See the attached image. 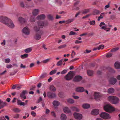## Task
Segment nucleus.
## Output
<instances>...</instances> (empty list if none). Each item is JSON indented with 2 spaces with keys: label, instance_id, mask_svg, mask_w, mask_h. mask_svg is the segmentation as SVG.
<instances>
[{
  "label": "nucleus",
  "instance_id": "obj_1",
  "mask_svg": "<svg viewBox=\"0 0 120 120\" xmlns=\"http://www.w3.org/2000/svg\"><path fill=\"white\" fill-rule=\"evenodd\" d=\"M108 99L109 101L114 104L118 103L119 101V99L115 96H110L108 97Z\"/></svg>",
  "mask_w": 120,
  "mask_h": 120
},
{
  "label": "nucleus",
  "instance_id": "obj_2",
  "mask_svg": "<svg viewBox=\"0 0 120 120\" xmlns=\"http://www.w3.org/2000/svg\"><path fill=\"white\" fill-rule=\"evenodd\" d=\"M104 108L105 111L109 112H111L115 110L112 106L109 104L105 105L104 106Z\"/></svg>",
  "mask_w": 120,
  "mask_h": 120
},
{
  "label": "nucleus",
  "instance_id": "obj_3",
  "mask_svg": "<svg viewBox=\"0 0 120 120\" xmlns=\"http://www.w3.org/2000/svg\"><path fill=\"white\" fill-rule=\"evenodd\" d=\"M100 116L101 118L105 120L109 119L111 118L109 114L105 112H102L100 114Z\"/></svg>",
  "mask_w": 120,
  "mask_h": 120
},
{
  "label": "nucleus",
  "instance_id": "obj_4",
  "mask_svg": "<svg viewBox=\"0 0 120 120\" xmlns=\"http://www.w3.org/2000/svg\"><path fill=\"white\" fill-rule=\"evenodd\" d=\"M72 71H69L65 76V79L69 81L71 80L74 76V75L71 73Z\"/></svg>",
  "mask_w": 120,
  "mask_h": 120
},
{
  "label": "nucleus",
  "instance_id": "obj_5",
  "mask_svg": "<svg viewBox=\"0 0 120 120\" xmlns=\"http://www.w3.org/2000/svg\"><path fill=\"white\" fill-rule=\"evenodd\" d=\"M9 19H8V18L4 16H0V21L1 22L4 24H6V22H7Z\"/></svg>",
  "mask_w": 120,
  "mask_h": 120
},
{
  "label": "nucleus",
  "instance_id": "obj_6",
  "mask_svg": "<svg viewBox=\"0 0 120 120\" xmlns=\"http://www.w3.org/2000/svg\"><path fill=\"white\" fill-rule=\"evenodd\" d=\"M82 79V76L79 75H78L75 77L73 79V81L75 82H79L81 81Z\"/></svg>",
  "mask_w": 120,
  "mask_h": 120
},
{
  "label": "nucleus",
  "instance_id": "obj_7",
  "mask_svg": "<svg viewBox=\"0 0 120 120\" xmlns=\"http://www.w3.org/2000/svg\"><path fill=\"white\" fill-rule=\"evenodd\" d=\"M6 23L7 24H5L11 28H14L15 26V25L13 22L10 19L8 20L7 22H6Z\"/></svg>",
  "mask_w": 120,
  "mask_h": 120
},
{
  "label": "nucleus",
  "instance_id": "obj_8",
  "mask_svg": "<svg viewBox=\"0 0 120 120\" xmlns=\"http://www.w3.org/2000/svg\"><path fill=\"white\" fill-rule=\"evenodd\" d=\"M47 95L49 98H52L56 97L55 93L49 92L47 93Z\"/></svg>",
  "mask_w": 120,
  "mask_h": 120
},
{
  "label": "nucleus",
  "instance_id": "obj_9",
  "mask_svg": "<svg viewBox=\"0 0 120 120\" xmlns=\"http://www.w3.org/2000/svg\"><path fill=\"white\" fill-rule=\"evenodd\" d=\"M74 117L75 119L78 120H81L82 118V115L81 114L77 112H75L74 114Z\"/></svg>",
  "mask_w": 120,
  "mask_h": 120
},
{
  "label": "nucleus",
  "instance_id": "obj_10",
  "mask_svg": "<svg viewBox=\"0 0 120 120\" xmlns=\"http://www.w3.org/2000/svg\"><path fill=\"white\" fill-rule=\"evenodd\" d=\"M22 32L25 34L28 35L30 34V30L27 27L24 28L22 30Z\"/></svg>",
  "mask_w": 120,
  "mask_h": 120
},
{
  "label": "nucleus",
  "instance_id": "obj_11",
  "mask_svg": "<svg viewBox=\"0 0 120 120\" xmlns=\"http://www.w3.org/2000/svg\"><path fill=\"white\" fill-rule=\"evenodd\" d=\"M94 99L97 101L99 100L101 97L99 93L96 92L94 93Z\"/></svg>",
  "mask_w": 120,
  "mask_h": 120
},
{
  "label": "nucleus",
  "instance_id": "obj_12",
  "mask_svg": "<svg viewBox=\"0 0 120 120\" xmlns=\"http://www.w3.org/2000/svg\"><path fill=\"white\" fill-rule=\"evenodd\" d=\"M28 93V92L26 90H23L22 92L21 93L20 95V97L21 98H23L24 99H26V98L25 96L26 94Z\"/></svg>",
  "mask_w": 120,
  "mask_h": 120
},
{
  "label": "nucleus",
  "instance_id": "obj_13",
  "mask_svg": "<svg viewBox=\"0 0 120 120\" xmlns=\"http://www.w3.org/2000/svg\"><path fill=\"white\" fill-rule=\"evenodd\" d=\"M43 32L42 31H40L39 34H37L35 36L34 38L37 40L40 39L41 38V35L42 34Z\"/></svg>",
  "mask_w": 120,
  "mask_h": 120
},
{
  "label": "nucleus",
  "instance_id": "obj_14",
  "mask_svg": "<svg viewBox=\"0 0 120 120\" xmlns=\"http://www.w3.org/2000/svg\"><path fill=\"white\" fill-rule=\"evenodd\" d=\"M110 83L112 85H114L117 82L116 79L114 78H111L109 80Z\"/></svg>",
  "mask_w": 120,
  "mask_h": 120
},
{
  "label": "nucleus",
  "instance_id": "obj_15",
  "mask_svg": "<svg viewBox=\"0 0 120 120\" xmlns=\"http://www.w3.org/2000/svg\"><path fill=\"white\" fill-rule=\"evenodd\" d=\"M84 88L82 87H77L75 90L76 92H82L84 91Z\"/></svg>",
  "mask_w": 120,
  "mask_h": 120
},
{
  "label": "nucleus",
  "instance_id": "obj_16",
  "mask_svg": "<svg viewBox=\"0 0 120 120\" xmlns=\"http://www.w3.org/2000/svg\"><path fill=\"white\" fill-rule=\"evenodd\" d=\"M45 18V16L44 14H41L38 15L37 17V19L38 20L44 19Z\"/></svg>",
  "mask_w": 120,
  "mask_h": 120
},
{
  "label": "nucleus",
  "instance_id": "obj_17",
  "mask_svg": "<svg viewBox=\"0 0 120 120\" xmlns=\"http://www.w3.org/2000/svg\"><path fill=\"white\" fill-rule=\"evenodd\" d=\"M99 113V110L97 109L93 110L91 112V114L93 115H97Z\"/></svg>",
  "mask_w": 120,
  "mask_h": 120
},
{
  "label": "nucleus",
  "instance_id": "obj_18",
  "mask_svg": "<svg viewBox=\"0 0 120 120\" xmlns=\"http://www.w3.org/2000/svg\"><path fill=\"white\" fill-rule=\"evenodd\" d=\"M7 105V103L6 102L3 101H0V106L2 108H3Z\"/></svg>",
  "mask_w": 120,
  "mask_h": 120
},
{
  "label": "nucleus",
  "instance_id": "obj_19",
  "mask_svg": "<svg viewBox=\"0 0 120 120\" xmlns=\"http://www.w3.org/2000/svg\"><path fill=\"white\" fill-rule=\"evenodd\" d=\"M39 12V10L38 9H35L33 10L32 12V14L34 16H36L37 15Z\"/></svg>",
  "mask_w": 120,
  "mask_h": 120
},
{
  "label": "nucleus",
  "instance_id": "obj_20",
  "mask_svg": "<svg viewBox=\"0 0 120 120\" xmlns=\"http://www.w3.org/2000/svg\"><path fill=\"white\" fill-rule=\"evenodd\" d=\"M38 24L40 28H42L43 27L44 23L43 22L40 21L38 22Z\"/></svg>",
  "mask_w": 120,
  "mask_h": 120
},
{
  "label": "nucleus",
  "instance_id": "obj_21",
  "mask_svg": "<svg viewBox=\"0 0 120 120\" xmlns=\"http://www.w3.org/2000/svg\"><path fill=\"white\" fill-rule=\"evenodd\" d=\"M115 68L116 69H120V63L119 62H116L114 64Z\"/></svg>",
  "mask_w": 120,
  "mask_h": 120
},
{
  "label": "nucleus",
  "instance_id": "obj_22",
  "mask_svg": "<svg viewBox=\"0 0 120 120\" xmlns=\"http://www.w3.org/2000/svg\"><path fill=\"white\" fill-rule=\"evenodd\" d=\"M67 119L66 116L64 114H62L60 116V119L61 120H66Z\"/></svg>",
  "mask_w": 120,
  "mask_h": 120
},
{
  "label": "nucleus",
  "instance_id": "obj_23",
  "mask_svg": "<svg viewBox=\"0 0 120 120\" xmlns=\"http://www.w3.org/2000/svg\"><path fill=\"white\" fill-rule=\"evenodd\" d=\"M19 21L22 24H23L26 21V20L24 19L22 17L19 18Z\"/></svg>",
  "mask_w": 120,
  "mask_h": 120
},
{
  "label": "nucleus",
  "instance_id": "obj_24",
  "mask_svg": "<svg viewBox=\"0 0 120 120\" xmlns=\"http://www.w3.org/2000/svg\"><path fill=\"white\" fill-rule=\"evenodd\" d=\"M114 89L112 88H111L108 89L107 92L109 94H112L114 92Z\"/></svg>",
  "mask_w": 120,
  "mask_h": 120
},
{
  "label": "nucleus",
  "instance_id": "obj_25",
  "mask_svg": "<svg viewBox=\"0 0 120 120\" xmlns=\"http://www.w3.org/2000/svg\"><path fill=\"white\" fill-rule=\"evenodd\" d=\"M63 111L65 113H69L71 111L68 107H65L63 109Z\"/></svg>",
  "mask_w": 120,
  "mask_h": 120
},
{
  "label": "nucleus",
  "instance_id": "obj_26",
  "mask_svg": "<svg viewBox=\"0 0 120 120\" xmlns=\"http://www.w3.org/2000/svg\"><path fill=\"white\" fill-rule=\"evenodd\" d=\"M49 89L52 92H55L56 90L55 88L53 85H52L50 86Z\"/></svg>",
  "mask_w": 120,
  "mask_h": 120
},
{
  "label": "nucleus",
  "instance_id": "obj_27",
  "mask_svg": "<svg viewBox=\"0 0 120 120\" xmlns=\"http://www.w3.org/2000/svg\"><path fill=\"white\" fill-rule=\"evenodd\" d=\"M82 107L84 109H88L90 107L89 104H84L82 105Z\"/></svg>",
  "mask_w": 120,
  "mask_h": 120
},
{
  "label": "nucleus",
  "instance_id": "obj_28",
  "mask_svg": "<svg viewBox=\"0 0 120 120\" xmlns=\"http://www.w3.org/2000/svg\"><path fill=\"white\" fill-rule=\"evenodd\" d=\"M17 104L18 105H20L21 106L25 105V103L24 102H22L20 100H18L17 101Z\"/></svg>",
  "mask_w": 120,
  "mask_h": 120
},
{
  "label": "nucleus",
  "instance_id": "obj_29",
  "mask_svg": "<svg viewBox=\"0 0 120 120\" xmlns=\"http://www.w3.org/2000/svg\"><path fill=\"white\" fill-rule=\"evenodd\" d=\"M74 19L72 18V19H68L66 21V24H69L71 22H73L74 20Z\"/></svg>",
  "mask_w": 120,
  "mask_h": 120
},
{
  "label": "nucleus",
  "instance_id": "obj_30",
  "mask_svg": "<svg viewBox=\"0 0 120 120\" xmlns=\"http://www.w3.org/2000/svg\"><path fill=\"white\" fill-rule=\"evenodd\" d=\"M47 76V74L46 73H44L42 74L40 76V79H42L46 77Z\"/></svg>",
  "mask_w": 120,
  "mask_h": 120
},
{
  "label": "nucleus",
  "instance_id": "obj_31",
  "mask_svg": "<svg viewBox=\"0 0 120 120\" xmlns=\"http://www.w3.org/2000/svg\"><path fill=\"white\" fill-rule=\"evenodd\" d=\"M100 13V11L97 10H94L93 13V15H97L99 14Z\"/></svg>",
  "mask_w": 120,
  "mask_h": 120
},
{
  "label": "nucleus",
  "instance_id": "obj_32",
  "mask_svg": "<svg viewBox=\"0 0 120 120\" xmlns=\"http://www.w3.org/2000/svg\"><path fill=\"white\" fill-rule=\"evenodd\" d=\"M53 104L54 106H58L60 105V104L59 102L56 101H54L53 103Z\"/></svg>",
  "mask_w": 120,
  "mask_h": 120
},
{
  "label": "nucleus",
  "instance_id": "obj_33",
  "mask_svg": "<svg viewBox=\"0 0 120 120\" xmlns=\"http://www.w3.org/2000/svg\"><path fill=\"white\" fill-rule=\"evenodd\" d=\"M68 102L70 104H73L74 102V100L71 98H69L67 99Z\"/></svg>",
  "mask_w": 120,
  "mask_h": 120
},
{
  "label": "nucleus",
  "instance_id": "obj_34",
  "mask_svg": "<svg viewBox=\"0 0 120 120\" xmlns=\"http://www.w3.org/2000/svg\"><path fill=\"white\" fill-rule=\"evenodd\" d=\"M88 75L89 76H92L93 74V71L91 70H88L87 71Z\"/></svg>",
  "mask_w": 120,
  "mask_h": 120
},
{
  "label": "nucleus",
  "instance_id": "obj_35",
  "mask_svg": "<svg viewBox=\"0 0 120 120\" xmlns=\"http://www.w3.org/2000/svg\"><path fill=\"white\" fill-rule=\"evenodd\" d=\"M32 49L31 48H28L25 49L24 50V52L26 53H29L32 51Z\"/></svg>",
  "mask_w": 120,
  "mask_h": 120
},
{
  "label": "nucleus",
  "instance_id": "obj_36",
  "mask_svg": "<svg viewBox=\"0 0 120 120\" xmlns=\"http://www.w3.org/2000/svg\"><path fill=\"white\" fill-rule=\"evenodd\" d=\"M71 109L73 111L78 112L79 111V109H78L77 108L75 107H71Z\"/></svg>",
  "mask_w": 120,
  "mask_h": 120
},
{
  "label": "nucleus",
  "instance_id": "obj_37",
  "mask_svg": "<svg viewBox=\"0 0 120 120\" xmlns=\"http://www.w3.org/2000/svg\"><path fill=\"white\" fill-rule=\"evenodd\" d=\"M28 56V54H25L21 56V57L23 59L27 58Z\"/></svg>",
  "mask_w": 120,
  "mask_h": 120
},
{
  "label": "nucleus",
  "instance_id": "obj_38",
  "mask_svg": "<svg viewBox=\"0 0 120 120\" xmlns=\"http://www.w3.org/2000/svg\"><path fill=\"white\" fill-rule=\"evenodd\" d=\"M63 60V59H61L58 61L56 64V65L58 66L61 65L62 64Z\"/></svg>",
  "mask_w": 120,
  "mask_h": 120
},
{
  "label": "nucleus",
  "instance_id": "obj_39",
  "mask_svg": "<svg viewBox=\"0 0 120 120\" xmlns=\"http://www.w3.org/2000/svg\"><path fill=\"white\" fill-rule=\"evenodd\" d=\"M90 10L89 9H86L82 11V13L84 14H86L89 12Z\"/></svg>",
  "mask_w": 120,
  "mask_h": 120
},
{
  "label": "nucleus",
  "instance_id": "obj_40",
  "mask_svg": "<svg viewBox=\"0 0 120 120\" xmlns=\"http://www.w3.org/2000/svg\"><path fill=\"white\" fill-rule=\"evenodd\" d=\"M13 110L14 112L16 113L19 112L21 111L19 108H14Z\"/></svg>",
  "mask_w": 120,
  "mask_h": 120
},
{
  "label": "nucleus",
  "instance_id": "obj_41",
  "mask_svg": "<svg viewBox=\"0 0 120 120\" xmlns=\"http://www.w3.org/2000/svg\"><path fill=\"white\" fill-rule=\"evenodd\" d=\"M67 46L66 44H64L61 45L58 47L59 49H62L65 48Z\"/></svg>",
  "mask_w": 120,
  "mask_h": 120
},
{
  "label": "nucleus",
  "instance_id": "obj_42",
  "mask_svg": "<svg viewBox=\"0 0 120 120\" xmlns=\"http://www.w3.org/2000/svg\"><path fill=\"white\" fill-rule=\"evenodd\" d=\"M57 71L56 70H54L51 71L49 73V74L52 75L55 74Z\"/></svg>",
  "mask_w": 120,
  "mask_h": 120
},
{
  "label": "nucleus",
  "instance_id": "obj_43",
  "mask_svg": "<svg viewBox=\"0 0 120 120\" xmlns=\"http://www.w3.org/2000/svg\"><path fill=\"white\" fill-rule=\"evenodd\" d=\"M34 29L35 31L38 32L40 30V28L38 27L37 26H36L34 27Z\"/></svg>",
  "mask_w": 120,
  "mask_h": 120
},
{
  "label": "nucleus",
  "instance_id": "obj_44",
  "mask_svg": "<svg viewBox=\"0 0 120 120\" xmlns=\"http://www.w3.org/2000/svg\"><path fill=\"white\" fill-rule=\"evenodd\" d=\"M119 49V48L118 47L114 48L111 49V51L112 52H114L117 51Z\"/></svg>",
  "mask_w": 120,
  "mask_h": 120
},
{
  "label": "nucleus",
  "instance_id": "obj_45",
  "mask_svg": "<svg viewBox=\"0 0 120 120\" xmlns=\"http://www.w3.org/2000/svg\"><path fill=\"white\" fill-rule=\"evenodd\" d=\"M47 16L49 19L50 20H53V17L51 15H47Z\"/></svg>",
  "mask_w": 120,
  "mask_h": 120
},
{
  "label": "nucleus",
  "instance_id": "obj_46",
  "mask_svg": "<svg viewBox=\"0 0 120 120\" xmlns=\"http://www.w3.org/2000/svg\"><path fill=\"white\" fill-rule=\"evenodd\" d=\"M112 55V53H108L107 54L106 56L107 57H111Z\"/></svg>",
  "mask_w": 120,
  "mask_h": 120
},
{
  "label": "nucleus",
  "instance_id": "obj_47",
  "mask_svg": "<svg viewBox=\"0 0 120 120\" xmlns=\"http://www.w3.org/2000/svg\"><path fill=\"white\" fill-rule=\"evenodd\" d=\"M104 46L103 45H99L98 47V50H99L100 49H103L104 48Z\"/></svg>",
  "mask_w": 120,
  "mask_h": 120
},
{
  "label": "nucleus",
  "instance_id": "obj_48",
  "mask_svg": "<svg viewBox=\"0 0 120 120\" xmlns=\"http://www.w3.org/2000/svg\"><path fill=\"white\" fill-rule=\"evenodd\" d=\"M77 34L76 33H75V32L73 31H70L69 34V35H71Z\"/></svg>",
  "mask_w": 120,
  "mask_h": 120
},
{
  "label": "nucleus",
  "instance_id": "obj_49",
  "mask_svg": "<svg viewBox=\"0 0 120 120\" xmlns=\"http://www.w3.org/2000/svg\"><path fill=\"white\" fill-rule=\"evenodd\" d=\"M80 2V1L79 0H77L76 1L75 3L74 4V7H75V6L78 5Z\"/></svg>",
  "mask_w": 120,
  "mask_h": 120
},
{
  "label": "nucleus",
  "instance_id": "obj_50",
  "mask_svg": "<svg viewBox=\"0 0 120 120\" xmlns=\"http://www.w3.org/2000/svg\"><path fill=\"white\" fill-rule=\"evenodd\" d=\"M36 87L35 86H32L30 87V90H34L35 89Z\"/></svg>",
  "mask_w": 120,
  "mask_h": 120
},
{
  "label": "nucleus",
  "instance_id": "obj_51",
  "mask_svg": "<svg viewBox=\"0 0 120 120\" xmlns=\"http://www.w3.org/2000/svg\"><path fill=\"white\" fill-rule=\"evenodd\" d=\"M90 23L91 25H94L95 24V22L94 20H93L92 21H90Z\"/></svg>",
  "mask_w": 120,
  "mask_h": 120
},
{
  "label": "nucleus",
  "instance_id": "obj_52",
  "mask_svg": "<svg viewBox=\"0 0 120 120\" xmlns=\"http://www.w3.org/2000/svg\"><path fill=\"white\" fill-rule=\"evenodd\" d=\"M107 27V25L105 24V25H104L103 26H102V27L101 28V29H104V30H106Z\"/></svg>",
  "mask_w": 120,
  "mask_h": 120
},
{
  "label": "nucleus",
  "instance_id": "obj_53",
  "mask_svg": "<svg viewBox=\"0 0 120 120\" xmlns=\"http://www.w3.org/2000/svg\"><path fill=\"white\" fill-rule=\"evenodd\" d=\"M49 60V59H47L46 60H45L42 61V62L44 63H46L48 62Z\"/></svg>",
  "mask_w": 120,
  "mask_h": 120
},
{
  "label": "nucleus",
  "instance_id": "obj_54",
  "mask_svg": "<svg viewBox=\"0 0 120 120\" xmlns=\"http://www.w3.org/2000/svg\"><path fill=\"white\" fill-rule=\"evenodd\" d=\"M32 115L34 117H35L36 115V113L34 111H32L31 112Z\"/></svg>",
  "mask_w": 120,
  "mask_h": 120
},
{
  "label": "nucleus",
  "instance_id": "obj_55",
  "mask_svg": "<svg viewBox=\"0 0 120 120\" xmlns=\"http://www.w3.org/2000/svg\"><path fill=\"white\" fill-rule=\"evenodd\" d=\"M10 61V60L9 58H7L5 59V61L6 63H8Z\"/></svg>",
  "mask_w": 120,
  "mask_h": 120
},
{
  "label": "nucleus",
  "instance_id": "obj_56",
  "mask_svg": "<svg viewBox=\"0 0 120 120\" xmlns=\"http://www.w3.org/2000/svg\"><path fill=\"white\" fill-rule=\"evenodd\" d=\"M67 71L66 69H64L61 72V74H65Z\"/></svg>",
  "mask_w": 120,
  "mask_h": 120
},
{
  "label": "nucleus",
  "instance_id": "obj_57",
  "mask_svg": "<svg viewBox=\"0 0 120 120\" xmlns=\"http://www.w3.org/2000/svg\"><path fill=\"white\" fill-rule=\"evenodd\" d=\"M82 41H79L78 40H76L75 42V43L76 44H79L81 43Z\"/></svg>",
  "mask_w": 120,
  "mask_h": 120
},
{
  "label": "nucleus",
  "instance_id": "obj_58",
  "mask_svg": "<svg viewBox=\"0 0 120 120\" xmlns=\"http://www.w3.org/2000/svg\"><path fill=\"white\" fill-rule=\"evenodd\" d=\"M91 52V51L90 50H88L87 49H86L85 51L84 52V53H89Z\"/></svg>",
  "mask_w": 120,
  "mask_h": 120
},
{
  "label": "nucleus",
  "instance_id": "obj_59",
  "mask_svg": "<svg viewBox=\"0 0 120 120\" xmlns=\"http://www.w3.org/2000/svg\"><path fill=\"white\" fill-rule=\"evenodd\" d=\"M27 117H28L29 116V114L27 113H25V116H23V118L24 119H26V116L27 115Z\"/></svg>",
  "mask_w": 120,
  "mask_h": 120
},
{
  "label": "nucleus",
  "instance_id": "obj_60",
  "mask_svg": "<svg viewBox=\"0 0 120 120\" xmlns=\"http://www.w3.org/2000/svg\"><path fill=\"white\" fill-rule=\"evenodd\" d=\"M19 114H16L14 115L13 117V118H19Z\"/></svg>",
  "mask_w": 120,
  "mask_h": 120
},
{
  "label": "nucleus",
  "instance_id": "obj_61",
  "mask_svg": "<svg viewBox=\"0 0 120 120\" xmlns=\"http://www.w3.org/2000/svg\"><path fill=\"white\" fill-rule=\"evenodd\" d=\"M105 25V24L103 22H101L100 23L99 26L101 27H102V26H103L104 25Z\"/></svg>",
  "mask_w": 120,
  "mask_h": 120
},
{
  "label": "nucleus",
  "instance_id": "obj_62",
  "mask_svg": "<svg viewBox=\"0 0 120 120\" xmlns=\"http://www.w3.org/2000/svg\"><path fill=\"white\" fill-rule=\"evenodd\" d=\"M52 115L54 117H56V115L55 113L53 111H52L51 112Z\"/></svg>",
  "mask_w": 120,
  "mask_h": 120
},
{
  "label": "nucleus",
  "instance_id": "obj_63",
  "mask_svg": "<svg viewBox=\"0 0 120 120\" xmlns=\"http://www.w3.org/2000/svg\"><path fill=\"white\" fill-rule=\"evenodd\" d=\"M20 68H26V66L23 65L22 64H21L20 65Z\"/></svg>",
  "mask_w": 120,
  "mask_h": 120
},
{
  "label": "nucleus",
  "instance_id": "obj_64",
  "mask_svg": "<svg viewBox=\"0 0 120 120\" xmlns=\"http://www.w3.org/2000/svg\"><path fill=\"white\" fill-rule=\"evenodd\" d=\"M36 19L35 18H30V20L32 22H34L35 21Z\"/></svg>",
  "mask_w": 120,
  "mask_h": 120
}]
</instances>
